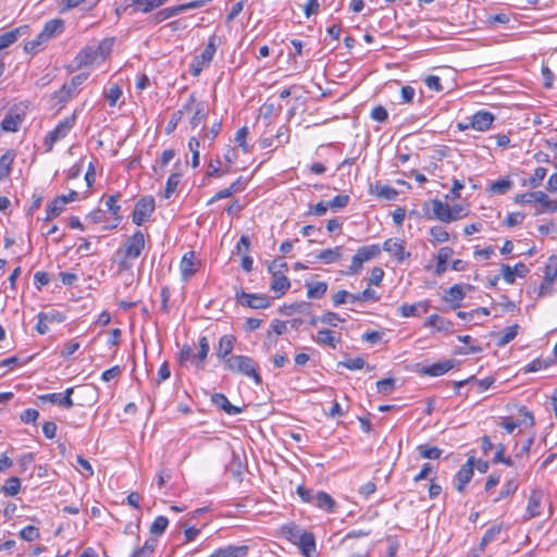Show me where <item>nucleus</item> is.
I'll list each match as a JSON object with an SVG mask.
<instances>
[{"label":"nucleus","instance_id":"obj_2","mask_svg":"<svg viewBox=\"0 0 557 557\" xmlns=\"http://www.w3.org/2000/svg\"><path fill=\"white\" fill-rule=\"evenodd\" d=\"M224 368L232 373H239L251 377L256 384H261V376L258 373L257 362L244 355H233L225 360Z\"/></svg>","mask_w":557,"mask_h":557},{"label":"nucleus","instance_id":"obj_9","mask_svg":"<svg viewBox=\"0 0 557 557\" xmlns=\"http://www.w3.org/2000/svg\"><path fill=\"white\" fill-rule=\"evenodd\" d=\"M277 261L273 260L269 267V272L272 273V283L271 289L274 293H277L278 296L285 294V292L289 288L290 283L286 275L283 273V270L276 269Z\"/></svg>","mask_w":557,"mask_h":557},{"label":"nucleus","instance_id":"obj_44","mask_svg":"<svg viewBox=\"0 0 557 557\" xmlns=\"http://www.w3.org/2000/svg\"><path fill=\"white\" fill-rule=\"evenodd\" d=\"M430 235L432 237L433 244L445 243L449 238L448 232L445 230V227H443L441 225L431 227Z\"/></svg>","mask_w":557,"mask_h":557},{"label":"nucleus","instance_id":"obj_12","mask_svg":"<svg viewBox=\"0 0 557 557\" xmlns=\"http://www.w3.org/2000/svg\"><path fill=\"white\" fill-rule=\"evenodd\" d=\"M388 252L400 263L410 257V252L405 250V242L399 238H388L383 243L381 250Z\"/></svg>","mask_w":557,"mask_h":557},{"label":"nucleus","instance_id":"obj_21","mask_svg":"<svg viewBox=\"0 0 557 557\" xmlns=\"http://www.w3.org/2000/svg\"><path fill=\"white\" fill-rule=\"evenodd\" d=\"M211 401L214 406L222 409L230 416L238 414L243 411L242 408L234 406L230 403L227 397L222 393H215L211 396Z\"/></svg>","mask_w":557,"mask_h":557},{"label":"nucleus","instance_id":"obj_25","mask_svg":"<svg viewBox=\"0 0 557 557\" xmlns=\"http://www.w3.org/2000/svg\"><path fill=\"white\" fill-rule=\"evenodd\" d=\"M235 337L233 335H223L219 341L216 357L225 362L234 348Z\"/></svg>","mask_w":557,"mask_h":557},{"label":"nucleus","instance_id":"obj_14","mask_svg":"<svg viewBox=\"0 0 557 557\" xmlns=\"http://www.w3.org/2000/svg\"><path fill=\"white\" fill-rule=\"evenodd\" d=\"M530 272L524 263H517L513 268L508 264L500 265V274L507 284H513L516 277H525Z\"/></svg>","mask_w":557,"mask_h":557},{"label":"nucleus","instance_id":"obj_39","mask_svg":"<svg viewBox=\"0 0 557 557\" xmlns=\"http://www.w3.org/2000/svg\"><path fill=\"white\" fill-rule=\"evenodd\" d=\"M542 500L541 492L533 491L529 497V504L527 511L529 513L528 518H534L540 515V505Z\"/></svg>","mask_w":557,"mask_h":557},{"label":"nucleus","instance_id":"obj_20","mask_svg":"<svg viewBox=\"0 0 557 557\" xmlns=\"http://www.w3.org/2000/svg\"><path fill=\"white\" fill-rule=\"evenodd\" d=\"M432 210L434 216L442 222L449 223L456 221V216H453L450 213L449 205L440 199L432 200Z\"/></svg>","mask_w":557,"mask_h":557},{"label":"nucleus","instance_id":"obj_41","mask_svg":"<svg viewBox=\"0 0 557 557\" xmlns=\"http://www.w3.org/2000/svg\"><path fill=\"white\" fill-rule=\"evenodd\" d=\"M417 450H418L420 457H422L424 459H432V460L441 458L442 453H443V450L440 449L438 447L430 446V445H426V444L425 445H419L417 447Z\"/></svg>","mask_w":557,"mask_h":557},{"label":"nucleus","instance_id":"obj_57","mask_svg":"<svg viewBox=\"0 0 557 557\" xmlns=\"http://www.w3.org/2000/svg\"><path fill=\"white\" fill-rule=\"evenodd\" d=\"M319 321H321L322 323L324 324H327V325H331V326H336L337 325V322H344L345 319L341 318L337 313L335 312H326L324 314H322L320 318H319Z\"/></svg>","mask_w":557,"mask_h":557},{"label":"nucleus","instance_id":"obj_36","mask_svg":"<svg viewBox=\"0 0 557 557\" xmlns=\"http://www.w3.org/2000/svg\"><path fill=\"white\" fill-rule=\"evenodd\" d=\"M210 350L209 341L206 336L199 338V352L194 356V362L197 368H202Z\"/></svg>","mask_w":557,"mask_h":557},{"label":"nucleus","instance_id":"obj_54","mask_svg":"<svg viewBox=\"0 0 557 557\" xmlns=\"http://www.w3.org/2000/svg\"><path fill=\"white\" fill-rule=\"evenodd\" d=\"M520 413H521V419L519 422H517L519 424V426L531 428L534 425V417H533L532 412L530 410H528L527 407L520 408Z\"/></svg>","mask_w":557,"mask_h":557},{"label":"nucleus","instance_id":"obj_1","mask_svg":"<svg viewBox=\"0 0 557 557\" xmlns=\"http://www.w3.org/2000/svg\"><path fill=\"white\" fill-rule=\"evenodd\" d=\"M110 45L100 42L97 46H87L83 48L74 58L72 66L76 70L100 64L110 52Z\"/></svg>","mask_w":557,"mask_h":557},{"label":"nucleus","instance_id":"obj_64","mask_svg":"<svg viewBox=\"0 0 557 557\" xmlns=\"http://www.w3.org/2000/svg\"><path fill=\"white\" fill-rule=\"evenodd\" d=\"M384 277V271L380 267H374L371 270L369 283L379 286Z\"/></svg>","mask_w":557,"mask_h":557},{"label":"nucleus","instance_id":"obj_63","mask_svg":"<svg viewBox=\"0 0 557 557\" xmlns=\"http://www.w3.org/2000/svg\"><path fill=\"white\" fill-rule=\"evenodd\" d=\"M40 318L47 320L48 323H61L65 320V315L59 311L40 312Z\"/></svg>","mask_w":557,"mask_h":557},{"label":"nucleus","instance_id":"obj_27","mask_svg":"<svg viewBox=\"0 0 557 557\" xmlns=\"http://www.w3.org/2000/svg\"><path fill=\"white\" fill-rule=\"evenodd\" d=\"M503 531V523L493 524L482 536L478 550L483 553L487 544L496 541Z\"/></svg>","mask_w":557,"mask_h":557},{"label":"nucleus","instance_id":"obj_43","mask_svg":"<svg viewBox=\"0 0 557 557\" xmlns=\"http://www.w3.org/2000/svg\"><path fill=\"white\" fill-rule=\"evenodd\" d=\"M20 490L21 481L17 476L9 478L2 487L3 493L8 496H15L18 494Z\"/></svg>","mask_w":557,"mask_h":557},{"label":"nucleus","instance_id":"obj_50","mask_svg":"<svg viewBox=\"0 0 557 557\" xmlns=\"http://www.w3.org/2000/svg\"><path fill=\"white\" fill-rule=\"evenodd\" d=\"M121 195L120 194H115V195H111L107 198L106 200V207L108 208V210L112 213V215L115 216V219L120 220L121 218L119 216V212H120V206L117 205V200L120 199Z\"/></svg>","mask_w":557,"mask_h":557},{"label":"nucleus","instance_id":"obj_59","mask_svg":"<svg viewBox=\"0 0 557 557\" xmlns=\"http://www.w3.org/2000/svg\"><path fill=\"white\" fill-rule=\"evenodd\" d=\"M247 135H248V128L246 126L239 128L237 132H236V135H235V141L236 144L243 148V150L245 152H248L249 149H248V145H247Z\"/></svg>","mask_w":557,"mask_h":557},{"label":"nucleus","instance_id":"obj_17","mask_svg":"<svg viewBox=\"0 0 557 557\" xmlns=\"http://www.w3.org/2000/svg\"><path fill=\"white\" fill-rule=\"evenodd\" d=\"M168 0H132L126 5V9H131L132 13H149L160 7H162Z\"/></svg>","mask_w":557,"mask_h":557},{"label":"nucleus","instance_id":"obj_23","mask_svg":"<svg viewBox=\"0 0 557 557\" xmlns=\"http://www.w3.org/2000/svg\"><path fill=\"white\" fill-rule=\"evenodd\" d=\"M64 28V23L60 18H54L48 21L42 30L39 33V38L49 40L57 36L58 34L62 33Z\"/></svg>","mask_w":557,"mask_h":557},{"label":"nucleus","instance_id":"obj_34","mask_svg":"<svg viewBox=\"0 0 557 557\" xmlns=\"http://www.w3.org/2000/svg\"><path fill=\"white\" fill-rule=\"evenodd\" d=\"M342 250L341 246L333 249H324L319 252L318 258L326 264L335 263L342 259Z\"/></svg>","mask_w":557,"mask_h":557},{"label":"nucleus","instance_id":"obj_11","mask_svg":"<svg viewBox=\"0 0 557 557\" xmlns=\"http://www.w3.org/2000/svg\"><path fill=\"white\" fill-rule=\"evenodd\" d=\"M474 457H469L467 462L458 470L454 479V485L459 493H462L466 485L473 476Z\"/></svg>","mask_w":557,"mask_h":557},{"label":"nucleus","instance_id":"obj_18","mask_svg":"<svg viewBox=\"0 0 557 557\" xmlns=\"http://www.w3.org/2000/svg\"><path fill=\"white\" fill-rule=\"evenodd\" d=\"M24 121V114L16 110H10L1 122V128L4 132L15 133L18 131L22 122Z\"/></svg>","mask_w":557,"mask_h":557},{"label":"nucleus","instance_id":"obj_29","mask_svg":"<svg viewBox=\"0 0 557 557\" xmlns=\"http://www.w3.org/2000/svg\"><path fill=\"white\" fill-rule=\"evenodd\" d=\"M305 286L309 299H320L327 290V284L325 282H306Z\"/></svg>","mask_w":557,"mask_h":557},{"label":"nucleus","instance_id":"obj_52","mask_svg":"<svg viewBox=\"0 0 557 557\" xmlns=\"http://www.w3.org/2000/svg\"><path fill=\"white\" fill-rule=\"evenodd\" d=\"M395 388V380L394 379H384L376 382V389L380 394L388 395Z\"/></svg>","mask_w":557,"mask_h":557},{"label":"nucleus","instance_id":"obj_45","mask_svg":"<svg viewBox=\"0 0 557 557\" xmlns=\"http://www.w3.org/2000/svg\"><path fill=\"white\" fill-rule=\"evenodd\" d=\"M154 548L156 540H148L141 547L135 549L131 557H150Z\"/></svg>","mask_w":557,"mask_h":557},{"label":"nucleus","instance_id":"obj_42","mask_svg":"<svg viewBox=\"0 0 557 557\" xmlns=\"http://www.w3.org/2000/svg\"><path fill=\"white\" fill-rule=\"evenodd\" d=\"M374 189H375V195L379 198H383L386 200H395L398 196V191L394 187L388 186V185L376 184L374 186Z\"/></svg>","mask_w":557,"mask_h":557},{"label":"nucleus","instance_id":"obj_28","mask_svg":"<svg viewBox=\"0 0 557 557\" xmlns=\"http://www.w3.org/2000/svg\"><path fill=\"white\" fill-rule=\"evenodd\" d=\"M313 505L327 512H333L336 507V503L332 496L323 491H318L315 493Z\"/></svg>","mask_w":557,"mask_h":557},{"label":"nucleus","instance_id":"obj_37","mask_svg":"<svg viewBox=\"0 0 557 557\" xmlns=\"http://www.w3.org/2000/svg\"><path fill=\"white\" fill-rule=\"evenodd\" d=\"M208 115V109L205 102L200 101L196 109L193 111V115L190 117V125L193 128H196L199 124L206 121Z\"/></svg>","mask_w":557,"mask_h":557},{"label":"nucleus","instance_id":"obj_48","mask_svg":"<svg viewBox=\"0 0 557 557\" xmlns=\"http://www.w3.org/2000/svg\"><path fill=\"white\" fill-rule=\"evenodd\" d=\"M512 186V183L511 181L507 180V178H502V180H498L496 182H494L491 187H490V190L494 194H505L507 193Z\"/></svg>","mask_w":557,"mask_h":557},{"label":"nucleus","instance_id":"obj_55","mask_svg":"<svg viewBox=\"0 0 557 557\" xmlns=\"http://www.w3.org/2000/svg\"><path fill=\"white\" fill-rule=\"evenodd\" d=\"M518 488V484L515 480H509L505 483L504 487L502 488L499 496L495 499V502L500 500L502 498L508 497L512 495Z\"/></svg>","mask_w":557,"mask_h":557},{"label":"nucleus","instance_id":"obj_16","mask_svg":"<svg viewBox=\"0 0 557 557\" xmlns=\"http://www.w3.org/2000/svg\"><path fill=\"white\" fill-rule=\"evenodd\" d=\"M198 264L194 251L186 252L180 264L182 278L184 281L189 280L198 271Z\"/></svg>","mask_w":557,"mask_h":557},{"label":"nucleus","instance_id":"obj_4","mask_svg":"<svg viewBox=\"0 0 557 557\" xmlns=\"http://www.w3.org/2000/svg\"><path fill=\"white\" fill-rule=\"evenodd\" d=\"M76 121V116L73 114L60 121L58 125L49 132L45 138V145L47 151H51L54 143L64 138L69 132L73 128Z\"/></svg>","mask_w":557,"mask_h":557},{"label":"nucleus","instance_id":"obj_60","mask_svg":"<svg viewBox=\"0 0 557 557\" xmlns=\"http://www.w3.org/2000/svg\"><path fill=\"white\" fill-rule=\"evenodd\" d=\"M370 116L374 121H377L380 123H384L388 119V113H387V110L384 107L377 106V107L372 109V111L370 113Z\"/></svg>","mask_w":557,"mask_h":557},{"label":"nucleus","instance_id":"obj_47","mask_svg":"<svg viewBox=\"0 0 557 557\" xmlns=\"http://www.w3.org/2000/svg\"><path fill=\"white\" fill-rule=\"evenodd\" d=\"M20 536L26 542H33L40 537V532L36 527L27 525L21 530Z\"/></svg>","mask_w":557,"mask_h":557},{"label":"nucleus","instance_id":"obj_13","mask_svg":"<svg viewBox=\"0 0 557 557\" xmlns=\"http://www.w3.org/2000/svg\"><path fill=\"white\" fill-rule=\"evenodd\" d=\"M557 276V260L550 258L544 270V280L539 287V297H544L550 293V286Z\"/></svg>","mask_w":557,"mask_h":557},{"label":"nucleus","instance_id":"obj_40","mask_svg":"<svg viewBox=\"0 0 557 557\" xmlns=\"http://www.w3.org/2000/svg\"><path fill=\"white\" fill-rule=\"evenodd\" d=\"M547 174V170L543 166L536 168L533 175L528 180H524L522 185L530 186L531 188H536L542 185L543 180Z\"/></svg>","mask_w":557,"mask_h":557},{"label":"nucleus","instance_id":"obj_15","mask_svg":"<svg viewBox=\"0 0 557 557\" xmlns=\"http://www.w3.org/2000/svg\"><path fill=\"white\" fill-rule=\"evenodd\" d=\"M74 392L73 387L66 388L64 394L61 393H52V394H45L39 396V400L42 403H51L57 404L64 408H71L73 407V400H72V394Z\"/></svg>","mask_w":557,"mask_h":557},{"label":"nucleus","instance_id":"obj_24","mask_svg":"<svg viewBox=\"0 0 557 557\" xmlns=\"http://www.w3.org/2000/svg\"><path fill=\"white\" fill-rule=\"evenodd\" d=\"M298 546L306 557H311V555L315 552V540L312 533L302 532L298 536Z\"/></svg>","mask_w":557,"mask_h":557},{"label":"nucleus","instance_id":"obj_62","mask_svg":"<svg viewBox=\"0 0 557 557\" xmlns=\"http://www.w3.org/2000/svg\"><path fill=\"white\" fill-rule=\"evenodd\" d=\"M64 206H61L60 203H57V198L47 206V216L46 220H52L55 216L60 215V213L63 211Z\"/></svg>","mask_w":557,"mask_h":557},{"label":"nucleus","instance_id":"obj_10","mask_svg":"<svg viewBox=\"0 0 557 557\" xmlns=\"http://www.w3.org/2000/svg\"><path fill=\"white\" fill-rule=\"evenodd\" d=\"M238 302L252 309H265L271 305L270 299L265 295L249 294L244 290L236 294Z\"/></svg>","mask_w":557,"mask_h":557},{"label":"nucleus","instance_id":"obj_19","mask_svg":"<svg viewBox=\"0 0 557 557\" xmlns=\"http://www.w3.org/2000/svg\"><path fill=\"white\" fill-rule=\"evenodd\" d=\"M494 115L491 112L487 111H479L475 114H473L470 126L473 129L484 132L487 131L492 123L494 122Z\"/></svg>","mask_w":557,"mask_h":557},{"label":"nucleus","instance_id":"obj_51","mask_svg":"<svg viewBox=\"0 0 557 557\" xmlns=\"http://www.w3.org/2000/svg\"><path fill=\"white\" fill-rule=\"evenodd\" d=\"M366 361L361 357H356L354 359H348L345 361H339L338 367H344L348 370H360L364 367Z\"/></svg>","mask_w":557,"mask_h":557},{"label":"nucleus","instance_id":"obj_58","mask_svg":"<svg viewBox=\"0 0 557 557\" xmlns=\"http://www.w3.org/2000/svg\"><path fill=\"white\" fill-rule=\"evenodd\" d=\"M315 493L313 490L311 488H307L306 486L304 485H299L297 487V494L299 495V497L306 502V503H309V504H312L313 505V502H314V496H315Z\"/></svg>","mask_w":557,"mask_h":557},{"label":"nucleus","instance_id":"obj_53","mask_svg":"<svg viewBox=\"0 0 557 557\" xmlns=\"http://www.w3.org/2000/svg\"><path fill=\"white\" fill-rule=\"evenodd\" d=\"M180 176L181 175L178 173H174V174L170 175V177L166 181L164 198L169 199L172 196V194L175 191V189L180 183Z\"/></svg>","mask_w":557,"mask_h":557},{"label":"nucleus","instance_id":"obj_56","mask_svg":"<svg viewBox=\"0 0 557 557\" xmlns=\"http://www.w3.org/2000/svg\"><path fill=\"white\" fill-rule=\"evenodd\" d=\"M122 96V89L117 85H112L106 94L108 102L111 107H114L117 100Z\"/></svg>","mask_w":557,"mask_h":557},{"label":"nucleus","instance_id":"obj_30","mask_svg":"<svg viewBox=\"0 0 557 557\" xmlns=\"http://www.w3.org/2000/svg\"><path fill=\"white\" fill-rule=\"evenodd\" d=\"M465 296H466V294H465V292L462 289V286L456 284V285L451 286L446 292V295L444 296V300L446 302L453 304V307L456 308V307L460 306V302L462 301Z\"/></svg>","mask_w":557,"mask_h":557},{"label":"nucleus","instance_id":"obj_22","mask_svg":"<svg viewBox=\"0 0 557 557\" xmlns=\"http://www.w3.org/2000/svg\"><path fill=\"white\" fill-rule=\"evenodd\" d=\"M430 305L428 301H419L412 305L404 304L399 307V312L404 318L419 317L429 311Z\"/></svg>","mask_w":557,"mask_h":557},{"label":"nucleus","instance_id":"obj_33","mask_svg":"<svg viewBox=\"0 0 557 557\" xmlns=\"http://www.w3.org/2000/svg\"><path fill=\"white\" fill-rule=\"evenodd\" d=\"M314 341L320 345L329 346L333 349H336L337 344L339 342L334 337L333 332L327 329L318 331Z\"/></svg>","mask_w":557,"mask_h":557},{"label":"nucleus","instance_id":"obj_31","mask_svg":"<svg viewBox=\"0 0 557 557\" xmlns=\"http://www.w3.org/2000/svg\"><path fill=\"white\" fill-rule=\"evenodd\" d=\"M27 26L17 27L0 35V51L13 45Z\"/></svg>","mask_w":557,"mask_h":557},{"label":"nucleus","instance_id":"obj_7","mask_svg":"<svg viewBox=\"0 0 557 557\" xmlns=\"http://www.w3.org/2000/svg\"><path fill=\"white\" fill-rule=\"evenodd\" d=\"M145 249V236L141 231H136L131 237H128L124 245V257L126 259H136L140 256Z\"/></svg>","mask_w":557,"mask_h":557},{"label":"nucleus","instance_id":"obj_3","mask_svg":"<svg viewBox=\"0 0 557 557\" xmlns=\"http://www.w3.org/2000/svg\"><path fill=\"white\" fill-rule=\"evenodd\" d=\"M381 255V247L376 244L360 247L351 259V264L346 271L347 275L359 274L363 264L377 258Z\"/></svg>","mask_w":557,"mask_h":557},{"label":"nucleus","instance_id":"obj_35","mask_svg":"<svg viewBox=\"0 0 557 557\" xmlns=\"http://www.w3.org/2000/svg\"><path fill=\"white\" fill-rule=\"evenodd\" d=\"M248 553V547L243 546H228L222 549H219L215 554V557H246Z\"/></svg>","mask_w":557,"mask_h":557},{"label":"nucleus","instance_id":"obj_38","mask_svg":"<svg viewBox=\"0 0 557 557\" xmlns=\"http://www.w3.org/2000/svg\"><path fill=\"white\" fill-rule=\"evenodd\" d=\"M15 154L12 151H7L0 158V180H5L11 173V166L14 161Z\"/></svg>","mask_w":557,"mask_h":557},{"label":"nucleus","instance_id":"obj_8","mask_svg":"<svg viewBox=\"0 0 557 557\" xmlns=\"http://www.w3.org/2000/svg\"><path fill=\"white\" fill-rule=\"evenodd\" d=\"M216 47H215V36L210 37L209 42L207 47L203 49L201 54L197 57L193 64V74L195 76L199 75V73L203 70L205 66L209 65V63L212 61L213 55L215 53Z\"/></svg>","mask_w":557,"mask_h":557},{"label":"nucleus","instance_id":"obj_32","mask_svg":"<svg viewBox=\"0 0 557 557\" xmlns=\"http://www.w3.org/2000/svg\"><path fill=\"white\" fill-rule=\"evenodd\" d=\"M424 325L432 326V327L436 329L437 331H446V332H449L450 329L453 327V323L450 321L444 319L443 317H441L438 314L430 315L425 320Z\"/></svg>","mask_w":557,"mask_h":557},{"label":"nucleus","instance_id":"obj_26","mask_svg":"<svg viewBox=\"0 0 557 557\" xmlns=\"http://www.w3.org/2000/svg\"><path fill=\"white\" fill-rule=\"evenodd\" d=\"M454 368L453 360H444L423 368V373L430 376H440Z\"/></svg>","mask_w":557,"mask_h":557},{"label":"nucleus","instance_id":"obj_61","mask_svg":"<svg viewBox=\"0 0 557 557\" xmlns=\"http://www.w3.org/2000/svg\"><path fill=\"white\" fill-rule=\"evenodd\" d=\"M87 78H88V74H86V73H81L78 75H75L74 77H72L70 85L69 86L65 85L63 87V89H67V92L71 94L78 86H81Z\"/></svg>","mask_w":557,"mask_h":557},{"label":"nucleus","instance_id":"obj_5","mask_svg":"<svg viewBox=\"0 0 557 557\" xmlns=\"http://www.w3.org/2000/svg\"><path fill=\"white\" fill-rule=\"evenodd\" d=\"M205 3H206V0H196V1L183 3L180 5L171 7V8H165L163 10H160L159 12H157L152 17V21L154 22V24H159V23H161L170 17H173L177 14H181L185 11L201 8L202 5H205Z\"/></svg>","mask_w":557,"mask_h":557},{"label":"nucleus","instance_id":"obj_46","mask_svg":"<svg viewBox=\"0 0 557 557\" xmlns=\"http://www.w3.org/2000/svg\"><path fill=\"white\" fill-rule=\"evenodd\" d=\"M169 520L164 516H158L150 525V533L153 535H161L168 528Z\"/></svg>","mask_w":557,"mask_h":557},{"label":"nucleus","instance_id":"obj_49","mask_svg":"<svg viewBox=\"0 0 557 557\" xmlns=\"http://www.w3.org/2000/svg\"><path fill=\"white\" fill-rule=\"evenodd\" d=\"M517 329H518L517 324L507 326L504 330L503 335L498 338L497 345L505 346L508 343H510L517 336Z\"/></svg>","mask_w":557,"mask_h":557},{"label":"nucleus","instance_id":"obj_6","mask_svg":"<svg viewBox=\"0 0 557 557\" xmlns=\"http://www.w3.org/2000/svg\"><path fill=\"white\" fill-rule=\"evenodd\" d=\"M154 211V199L151 196L140 198L134 208L132 221L134 224L143 225Z\"/></svg>","mask_w":557,"mask_h":557}]
</instances>
